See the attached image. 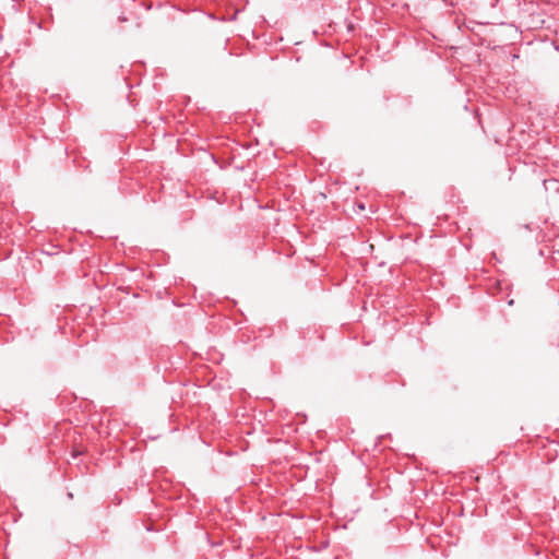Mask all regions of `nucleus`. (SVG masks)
Here are the masks:
<instances>
[{"label": "nucleus", "mask_w": 559, "mask_h": 559, "mask_svg": "<svg viewBox=\"0 0 559 559\" xmlns=\"http://www.w3.org/2000/svg\"><path fill=\"white\" fill-rule=\"evenodd\" d=\"M119 21H121V22H126V21H127V17H124V16H120V17H119Z\"/></svg>", "instance_id": "f257e3e1"}]
</instances>
